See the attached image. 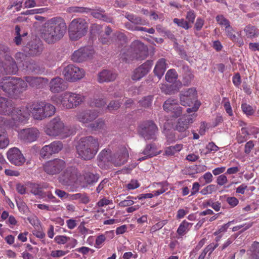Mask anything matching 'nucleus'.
I'll return each instance as SVG.
<instances>
[{"label": "nucleus", "mask_w": 259, "mask_h": 259, "mask_svg": "<svg viewBox=\"0 0 259 259\" xmlns=\"http://www.w3.org/2000/svg\"><path fill=\"white\" fill-rule=\"evenodd\" d=\"M31 110L29 108V103L25 106L14 108L11 113L12 120L16 123L17 127L18 123L26 120L29 116Z\"/></svg>", "instance_id": "11"}, {"label": "nucleus", "mask_w": 259, "mask_h": 259, "mask_svg": "<svg viewBox=\"0 0 259 259\" xmlns=\"http://www.w3.org/2000/svg\"><path fill=\"white\" fill-rule=\"evenodd\" d=\"M125 17L132 23L136 25L143 24V22L141 17L137 16L134 14L126 13Z\"/></svg>", "instance_id": "47"}, {"label": "nucleus", "mask_w": 259, "mask_h": 259, "mask_svg": "<svg viewBox=\"0 0 259 259\" xmlns=\"http://www.w3.org/2000/svg\"><path fill=\"white\" fill-rule=\"evenodd\" d=\"M87 126L93 131L103 130L106 127L105 121L102 118H99L95 122H92Z\"/></svg>", "instance_id": "30"}, {"label": "nucleus", "mask_w": 259, "mask_h": 259, "mask_svg": "<svg viewBox=\"0 0 259 259\" xmlns=\"http://www.w3.org/2000/svg\"><path fill=\"white\" fill-rule=\"evenodd\" d=\"M99 116V112L95 110H83L79 111L75 116L77 121L84 124L89 125Z\"/></svg>", "instance_id": "13"}, {"label": "nucleus", "mask_w": 259, "mask_h": 259, "mask_svg": "<svg viewBox=\"0 0 259 259\" xmlns=\"http://www.w3.org/2000/svg\"><path fill=\"white\" fill-rule=\"evenodd\" d=\"M166 68L165 60L164 58H161L156 62L154 69V73L159 79H160L163 75Z\"/></svg>", "instance_id": "28"}, {"label": "nucleus", "mask_w": 259, "mask_h": 259, "mask_svg": "<svg viewBox=\"0 0 259 259\" xmlns=\"http://www.w3.org/2000/svg\"><path fill=\"white\" fill-rule=\"evenodd\" d=\"M15 78L7 77L0 82V87L6 93L12 95L15 93Z\"/></svg>", "instance_id": "22"}, {"label": "nucleus", "mask_w": 259, "mask_h": 259, "mask_svg": "<svg viewBox=\"0 0 259 259\" xmlns=\"http://www.w3.org/2000/svg\"><path fill=\"white\" fill-rule=\"evenodd\" d=\"M99 178L98 174H94L91 172H87L83 174V182L87 185H93L96 183Z\"/></svg>", "instance_id": "34"}, {"label": "nucleus", "mask_w": 259, "mask_h": 259, "mask_svg": "<svg viewBox=\"0 0 259 259\" xmlns=\"http://www.w3.org/2000/svg\"><path fill=\"white\" fill-rule=\"evenodd\" d=\"M43 103V112L44 119L53 116L56 112V108L52 104L46 102Z\"/></svg>", "instance_id": "32"}, {"label": "nucleus", "mask_w": 259, "mask_h": 259, "mask_svg": "<svg viewBox=\"0 0 259 259\" xmlns=\"http://www.w3.org/2000/svg\"><path fill=\"white\" fill-rule=\"evenodd\" d=\"M9 144V140L6 133L3 131H0V148L4 149L6 148Z\"/></svg>", "instance_id": "48"}, {"label": "nucleus", "mask_w": 259, "mask_h": 259, "mask_svg": "<svg viewBox=\"0 0 259 259\" xmlns=\"http://www.w3.org/2000/svg\"><path fill=\"white\" fill-rule=\"evenodd\" d=\"M183 71L184 82L188 85L193 79L194 76L188 67H183Z\"/></svg>", "instance_id": "40"}, {"label": "nucleus", "mask_w": 259, "mask_h": 259, "mask_svg": "<svg viewBox=\"0 0 259 259\" xmlns=\"http://www.w3.org/2000/svg\"><path fill=\"white\" fill-rule=\"evenodd\" d=\"M91 14L94 17L98 19L108 22H111V19L105 14L103 10H98L93 11L91 12Z\"/></svg>", "instance_id": "39"}, {"label": "nucleus", "mask_w": 259, "mask_h": 259, "mask_svg": "<svg viewBox=\"0 0 259 259\" xmlns=\"http://www.w3.org/2000/svg\"><path fill=\"white\" fill-rule=\"evenodd\" d=\"M157 131V126L152 121H147L140 126L139 133L146 140H155Z\"/></svg>", "instance_id": "10"}, {"label": "nucleus", "mask_w": 259, "mask_h": 259, "mask_svg": "<svg viewBox=\"0 0 259 259\" xmlns=\"http://www.w3.org/2000/svg\"><path fill=\"white\" fill-rule=\"evenodd\" d=\"M178 74L174 69L169 70L165 75V79L169 82H175L178 78Z\"/></svg>", "instance_id": "50"}, {"label": "nucleus", "mask_w": 259, "mask_h": 259, "mask_svg": "<svg viewBox=\"0 0 259 259\" xmlns=\"http://www.w3.org/2000/svg\"><path fill=\"white\" fill-rule=\"evenodd\" d=\"M30 192L35 196H38L39 198H44L45 197V192L42 190V187L40 184L36 183H31L29 185Z\"/></svg>", "instance_id": "31"}, {"label": "nucleus", "mask_w": 259, "mask_h": 259, "mask_svg": "<svg viewBox=\"0 0 259 259\" xmlns=\"http://www.w3.org/2000/svg\"><path fill=\"white\" fill-rule=\"evenodd\" d=\"M15 93H21L26 90L27 83L24 80L15 78Z\"/></svg>", "instance_id": "37"}, {"label": "nucleus", "mask_w": 259, "mask_h": 259, "mask_svg": "<svg viewBox=\"0 0 259 259\" xmlns=\"http://www.w3.org/2000/svg\"><path fill=\"white\" fill-rule=\"evenodd\" d=\"M69 239V237L65 236L57 235L55 237V241L58 244H64Z\"/></svg>", "instance_id": "63"}, {"label": "nucleus", "mask_w": 259, "mask_h": 259, "mask_svg": "<svg viewBox=\"0 0 259 259\" xmlns=\"http://www.w3.org/2000/svg\"><path fill=\"white\" fill-rule=\"evenodd\" d=\"M153 65L152 60H147L144 64L135 69L132 78L134 80H138L146 75L151 68Z\"/></svg>", "instance_id": "19"}, {"label": "nucleus", "mask_w": 259, "mask_h": 259, "mask_svg": "<svg viewBox=\"0 0 259 259\" xmlns=\"http://www.w3.org/2000/svg\"><path fill=\"white\" fill-rule=\"evenodd\" d=\"M218 243H211L207 245L203 250L207 253L208 252V256H210L212 251L218 246Z\"/></svg>", "instance_id": "64"}, {"label": "nucleus", "mask_w": 259, "mask_h": 259, "mask_svg": "<svg viewBox=\"0 0 259 259\" xmlns=\"http://www.w3.org/2000/svg\"><path fill=\"white\" fill-rule=\"evenodd\" d=\"M14 107L13 103L11 100L0 97V114H11Z\"/></svg>", "instance_id": "26"}, {"label": "nucleus", "mask_w": 259, "mask_h": 259, "mask_svg": "<svg viewBox=\"0 0 259 259\" xmlns=\"http://www.w3.org/2000/svg\"><path fill=\"white\" fill-rule=\"evenodd\" d=\"M62 148V142L56 141L44 146L40 151V155L44 159L47 158L52 154L58 153Z\"/></svg>", "instance_id": "16"}, {"label": "nucleus", "mask_w": 259, "mask_h": 259, "mask_svg": "<svg viewBox=\"0 0 259 259\" xmlns=\"http://www.w3.org/2000/svg\"><path fill=\"white\" fill-rule=\"evenodd\" d=\"M88 23L83 18H78L72 20L69 25V35L72 40H77L87 33Z\"/></svg>", "instance_id": "7"}, {"label": "nucleus", "mask_w": 259, "mask_h": 259, "mask_svg": "<svg viewBox=\"0 0 259 259\" xmlns=\"http://www.w3.org/2000/svg\"><path fill=\"white\" fill-rule=\"evenodd\" d=\"M244 32L247 38H252L257 37L259 33L258 29L254 26L247 25L244 29Z\"/></svg>", "instance_id": "35"}, {"label": "nucleus", "mask_w": 259, "mask_h": 259, "mask_svg": "<svg viewBox=\"0 0 259 259\" xmlns=\"http://www.w3.org/2000/svg\"><path fill=\"white\" fill-rule=\"evenodd\" d=\"M66 25L60 18L48 20L41 30V37L48 44H53L60 39L66 30Z\"/></svg>", "instance_id": "1"}, {"label": "nucleus", "mask_w": 259, "mask_h": 259, "mask_svg": "<svg viewBox=\"0 0 259 259\" xmlns=\"http://www.w3.org/2000/svg\"><path fill=\"white\" fill-rule=\"evenodd\" d=\"M94 53L95 51L92 47H82L74 52L71 59L78 63L87 61L93 58Z\"/></svg>", "instance_id": "12"}, {"label": "nucleus", "mask_w": 259, "mask_h": 259, "mask_svg": "<svg viewBox=\"0 0 259 259\" xmlns=\"http://www.w3.org/2000/svg\"><path fill=\"white\" fill-rule=\"evenodd\" d=\"M129 157L128 152L125 147H120L110 159L111 162L115 166H120L127 162Z\"/></svg>", "instance_id": "18"}, {"label": "nucleus", "mask_w": 259, "mask_h": 259, "mask_svg": "<svg viewBox=\"0 0 259 259\" xmlns=\"http://www.w3.org/2000/svg\"><path fill=\"white\" fill-rule=\"evenodd\" d=\"M249 132L246 128L242 127L240 131L237 133V141L238 143H242L246 141L247 136L249 135Z\"/></svg>", "instance_id": "42"}, {"label": "nucleus", "mask_w": 259, "mask_h": 259, "mask_svg": "<svg viewBox=\"0 0 259 259\" xmlns=\"http://www.w3.org/2000/svg\"><path fill=\"white\" fill-rule=\"evenodd\" d=\"M78 157L84 160L94 158L99 149L98 139L93 136L81 138L76 147Z\"/></svg>", "instance_id": "2"}, {"label": "nucleus", "mask_w": 259, "mask_h": 259, "mask_svg": "<svg viewBox=\"0 0 259 259\" xmlns=\"http://www.w3.org/2000/svg\"><path fill=\"white\" fill-rule=\"evenodd\" d=\"M42 102L29 103L30 113L35 119L42 120L44 119Z\"/></svg>", "instance_id": "20"}, {"label": "nucleus", "mask_w": 259, "mask_h": 259, "mask_svg": "<svg viewBox=\"0 0 259 259\" xmlns=\"http://www.w3.org/2000/svg\"><path fill=\"white\" fill-rule=\"evenodd\" d=\"M39 134L37 128L30 127L20 130L18 133V137L25 142L31 143L37 139Z\"/></svg>", "instance_id": "15"}, {"label": "nucleus", "mask_w": 259, "mask_h": 259, "mask_svg": "<svg viewBox=\"0 0 259 259\" xmlns=\"http://www.w3.org/2000/svg\"><path fill=\"white\" fill-rule=\"evenodd\" d=\"M10 59L5 67L6 72L8 73H16L18 70L17 65L13 58L10 57Z\"/></svg>", "instance_id": "41"}, {"label": "nucleus", "mask_w": 259, "mask_h": 259, "mask_svg": "<svg viewBox=\"0 0 259 259\" xmlns=\"http://www.w3.org/2000/svg\"><path fill=\"white\" fill-rule=\"evenodd\" d=\"M183 147L181 144H177L175 146L167 147L165 150V154L167 156L174 155L176 152L180 151Z\"/></svg>", "instance_id": "46"}, {"label": "nucleus", "mask_w": 259, "mask_h": 259, "mask_svg": "<svg viewBox=\"0 0 259 259\" xmlns=\"http://www.w3.org/2000/svg\"><path fill=\"white\" fill-rule=\"evenodd\" d=\"M147 48L139 40L133 42L125 51L122 53L123 59L126 61L137 59L144 60L147 56Z\"/></svg>", "instance_id": "5"}, {"label": "nucleus", "mask_w": 259, "mask_h": 259, "mask_svg": "<svg viewBox=\"0 0 259 259\" xmlns=\"http://www.w3.org/2000/svg\"><path fill=\"white\" fill-rule=\"evenodd\" d=\"M50 90L56 93L61 92L67 89V85L64 80L59 77L54 78L49 82Z\"/></svg>", "instance_id": "21"}, {"label": "nucleus", "mask_w": 259, "mask_h": 259, "mask_svg": "<svg viewBox=\"0 0 259 259\" xmlns=\"http://www.w3.org/2000/svg\"><path fill=\"white\" fill-rule=\"evenodd\" d=\"M90 9L84 7H71L67 9V11L69 13H84L88 12Z\"/></svg>", "instance_id": "57"}, {"label": "nucleus", "mask_w": 259, "mask_h": 259, "mask_svg": "<svg viewBox=\"0 0 259 259\" xmlns=\"http://www.w3.org/2000/svg\"><path fill=\"white\" fill-rule=\"evenodd\" d=\"M24 6L26 8H31L35 7H40L42 5L40 2V0H27L24 3Z\"/></svg>", "instance_id": "55"}, {"label": "nucleus", "mask_w": 259, "mask_h": 259, "mask_svg": "<svg viewBox=\"0 0 259 259\" xmlns=\"http://www.w3.org/2000/svg\"><path fill=\"white\" fill-rule=\"evenodd\" d=\"M84 100L83 95L70 92H65L61 95L55 96L53 101L57 105L64 109H70L77 107Z\"/></svg>", "instance_id": "3"}, {"label": "nucleus", "mask_w": 259, "mask_h": 259, "mask_svg": "<svg viewBox=\"0 0 259 259\" xmlns=\"http://www.w3.org/2000/svg\"><path fill=\"white\" fill-rule=\"evenodd\" d=\"M16 123L11 119H7L3 116H0V128L6 129L8 128H15Z\"/></svg>", "instance_id": "36"}, {"label": "nucleus", "mask_w": 259, "mask_h": 259, "mask_svg": "<svg viewBox=\"0 0 259 259\" xmlns=\"http://www.w3.org/2000/svg\"><path fill=\"white\" fill-rule=\"evenodd\" d=\"M106 104V101L105 99L102 98H98L95 99L93 102H92L90 104L91 106H95L99 109V110L103 113L104 111H106L105 110V105Z\"/></svg>", "instance_id": "43"}, {"label": "nucleus", "mask_w": 259, "mask_h": 259, "mask_svg": "<svg viewBox=\"0 0 259 259\" xmlns=\"http://www.w3.org/2000/svg\"><path fill=\"white\" fill-rule=\"evenodd\" d=\"M7 154L8 160L13 164L21 166L25 162V158L17 148L14 147L10 149Z\"/></svg>", "instance_id": "17"}, {"label": "nucleus", "mask_w": 259, "mask_h": 259, "mask_svg": "<svg viewBox=\"0 0 259 259\" xmlns=\"http://www.w3.org/2000/svg\"><path fill=\"white\" fill-rule=\"evenodd\" d=\"M217 190V187L215 185L211 184L202 189L200 191V193L205 195L211 194L213 192L216 191Z\"/></svg>", "instance_id": "53"}, {"label": "nucleus", "mask_w": 259, "mask_h": 259, "mask_svg": "<svg viewBox=\"0 0 259 259\" xmlns=\"http://www.w3.org/2000/svg\"><path fill=\"white\" fill-rule=\"evenodd\" d=\"M144 156L140 157L138 160L142 161L156 155L155 147L153 144H148L146 146L143 151L140 154Z\"/></svg>", "instance_id": "29"}, {"label": "nucleus", "mask_w": 259, "mask_h": 259, "mask_svg": "<svg viewBox=\"0 0 259 259\" xmlns=\"http://www.w3.org/2000/svg\"><path fill=\"white\" fill-rule=\"evenodd\" d=\"M241 108L243 112L247 116L252 115L255 112V109L246 103L242 104Z\"/></svg>", "instance_id": "52"}, {"label": "nucleus", "mask_w": 259, "mask_h": 259, "mask_svg": "<svg viewBox=\"0 0 259 259\" xmlns=\"http://www.w3.org/2000/svg\"><path fill=\"white\" fill-rule=\"evenodd\" d=\"M192 225V224L184 220L180 225L177 231V233L180 236H183L190 230Z\"/></svg>", "instance_id": "38"}, {"label": "nucleus", "mask_w": 259, "mask_h": 259, "mask_svg": "<svg viewBox=\"0 0 259 259\" xmlns=\"http://www.w3.org/2000/svg\"><path fill=\"white\" fill-rule=\"evenodd\" d=\"M194 122L192 116L184 115L179 118L175 127L176 130L179 132H185L189 127V124Z\"/></svg>", "instance_id": "25"}, {"label": "nucleus", "mask_w": 259, "mask_h": 259, "mask_svg": "<svg viewBox=\"0 0 259 259\" xmlns=\"http://www.w3.org/2000/svg\"><path fill=\"white\" fill-rule=\"evenodd\" d=\"M173 117H179L182 114V108L180 106L178 102L175 105V107L171 109V111H169Z\"/></svg>", "instance_id": "58"}, {"label": "nucleus", "mask_w": 259, "mask_h": 259, "mask_svg": "<svg viewBox=\"0 0 259 259\" xmlns=\"http://www.w3.org/2000/svg\"><path fill=\"white\" fill-rule=\"evenodd\" d=\"M23 50L30 56H35L41 53L42 47L40 43H37L36 41H31L24 47Z\"/></svg>", "instance_id": "23"}, {"label": "nucleus", "mask_w": 259, "mask_h": 259, "mask_svg": "<svg viewBox=\"0 0 259 259\" xmlns=\"http://www.w3.org/2000/svg\"><path fill=\"white\" fill-rule=\"evenodd\" d=\"M66 167V162L63 159L55 158L46 161L43 164L44 171L49 175H57Z\"/></svg>", "instance_id": "8"}, {"label": "nucleus", "mask_w": 259, "mask_h": 259, "mask_svg": "<svg viewBox=\"0 0 259 259\" xmlns=\"http://www.w3.org/2000/svg\"><path fill=\"white\" fill-rule=\"evenodd\" d=\"M26 81L32 87L40 88L48 82V79L43 77L26 76Z\"/></svg>", "instance_id": "27"}, {"label": "nucleus", "mask_w": 259, "mask_h": 259, "mask_svg": "<svg viewBox=\"0 0 259 259\" xmlns=\"http://www.w3.org/2000/svg\"><path fill=\"white\" fill-rule=\"evenodd\" d=\"M174 22L177 24L179 26L185 28V29H188L190 27L188 22L184 19L175 18L174 19Z\"/></svg>", "instance_id": "60"}, {"label": "nucleus", "mask_w": 259, "mask_h": 259, "mask_svg": "<svg viewBox=\"0 0 259 259\" xmlns=\"http://www.w3.org/2000/svg\"><path fill=\"white\" fill-rule=\"evenodd\" d=\"M106 239V237L104 234H101L97 236L96 239L95 247L97 248H101Z\"/></svg>", "instance_id": "61"}, {"label": "nucleus", "mask_w": 259, "mask_h": 259, "mask_svg": "<svg viewBox=\"0 0 259 259\" xmlns=\"http://www.w3.org/2000/svg\"><path fill=\"white\" fill-rule=\"evenodd\" d=\"M249 259H259V242H254L247 251Z\"/></svg>", "instance_id": "33"}, {"label": "nucleus", "mask_w": 259, "mask_h": 259, "mask_svg": "<svg viewBox=\"0 0 259 259\" xmlns=\"http://www.w3.org/2000/svg\"><path fill=\"white\" fill-rule=\"evenodd\" d=\"M153 100V96H148L144 97L142 100L139 101L140 106L144 108H148L151 106L152 101Z\"/></svg>", "instance_id": "54"}, {"label": "nucleus", "mask_w": 259, "mask_h": 259, "mask_svg": "<svg viewBox=\"0 0 259 259\" xmlns=\"http://www.w3.org/2000/svg\"><path fill=\"white\" fill-rule=\"evenodd\" d=\"M78 171L74 167H67L59 177L60 182L64 185H70L78 179Z\"/></svg>", "instance_id": "14"}, {"label": "nucleus", "mask_w": 259, "mask_h": 259, "mask_svg": "<svg viewBox=\"0 0 259 259\" xmlns=\"http://www.w3.org/2000/svg\"><path fill=\"white\" fill-rule=\"evenodd\" d=\"M197 94L195 89L189 88L182 91L179 95L180 103L182 105L190 106L194 103L192 108H187V112L189 113L196 112L200 106V102L197 100Z\"/></svg>", "instance_id": "6"}, {"label": "nucleus", "mask_w": 259, "mask_h": 259, "mask_svg": "<svg viewBox=\"0 0 259 259\" xmlns=\"http://www.w3.org/2000/svg\"><path fill=\"white\" fill-rule=\"evenodd\" d=\"M134 197L132 196H128L126 199L120 201L118 203L119 207H124L127 206H131L134 204V201L133 200Z\"/></svg>", "instance_id": "56"}, {"label": "nucleus", "mask_w": 259, "mask_h": 259, "mask_svg": "<svg viewBox=\"0 0 259 259\" xmlns=\"http://www.w3.org/2000/svg\"><path fill=\"white\" fill-rule=\"evenodd\" d=\"M45 132L49 136L59 137L62 139L67 138L71 134L70 127L59 117H54L46 124Z\"/></svg>", "instance_id": "4"}, {"label": "nucleus", "mask_w": 259, "mask_h": 259, "mask_svg": "<svg viewBox=\"0 0 259 259\" xmlns=\"http://www.w3.org/2000/svg\"><path fill=\"white\" fill-rule=\"evenodd\" d=\"M63 74L67 80L75 82L81 79L84 76L85 71L82 68L70 64L64 68Z\"/></svg>", "instance_id": "9"}, {"label": "nucleus", "mask_w": 259, "mask_h": 259, "mask_svg": "<svg viewBox=\"0 0 259 259\" xmlns=\"http://www.w3.org/2000/svg\"><path fill=\"white\" fill-rule=\"evenodd\" d=\"M117 74L112 70L104 69L98 74V81L100 83L108 82L114 81Z\"/></svg>", "instance_id": "24"}, {"label": "nucleus", "mask_w": 259, "mask_h": 259, "mask_svg": "<svg viewBox=\"0 0 259 259\" xmlns=\"http://www.w3.org/2000/svg\"><path fill=\"white\" fill-rule=\"evenodd\" d=\"M110 150L104 149L99 154L98 156V159L104 162L107 161H110V159L112 157V155L111 154Z\"/></svg>", "instance_id": "44"}, {"label": "nucleus", "mask_w": 259, "mask_h": 259, "mask_svg": "<svg viewBox=\"0 0 259 259\" xmlns=\"http://www.w3.org/2000/svg\"><path fill=\"white\" fill-rule=\"evenodd\" d=\"M225 32L227 36L233 41L236 42L238 40L235 30L230 25L225 28Z\"/></svg>", "instance_id": "51"}, {"label": "nucleus", "mask_w": 259, "mask_h": 259, "mask_svg": "<svg viewBox=\"0 0 259 259\" xmlns=\"http://www.w3.org/2000/svg\"><path fill=\"white\" fill-rule=\"evenodd\" d=\"M121 105V102L119 101L112 100L109 102L107 106L105 108V110L106 111L108 110L110 112L114 110H117L120 108Z\"/></svg>", "instance_id": "49"}, {"label": "nucleus", "mask_w": 259, "mask_h": 259, "mask_svg": "<svg viewBox=\"0 0 259 259\" xmlns=\"http://www.w3.org/2000/svg\"><path fill=\"white\" fill-rule=\"evenodd\" d=\"M223 102H224V107L226 111V112L230 116L233 115V112L232 110V108L230 105V103L229 101L226 98H223Z\"/></svg>", "instance_id": "62"}, {"label": "nucleus", "mask_w": 259, "mask_h": 259, "mask_svg": "<svg viewBox=\"0 0 259 259\" xmlns=\"http://www.w3.org/2000/svg\"><path fill=\"white\" fill-rule=\"evenodd\" d=\"M216 20L218 24L225 26V28L230 25L229 20L226 19L223 15H218L216 17Z\"/></svg>", "instance_id": "59"}, {"label": "nucleus", "mask_w": 259, "mask_h": 259, "mask_svg": "<svg viewBox=\"0 0 259 259\" xmlns=\"http://www.w3.org/2000/svg\"><path fill=\"white\" fill-rule=\"evenodd\" d=\"M178 103L177 99L173 98H169L166 100L163 105V108L164 111L169 112L171 109L175 107V105Z\"/></svg>", "instance_id": "45"}]
</instances>
